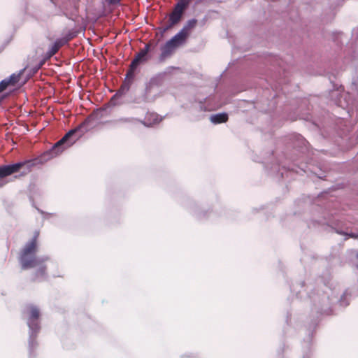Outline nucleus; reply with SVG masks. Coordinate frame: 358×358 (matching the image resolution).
Wrapping results in <instances>:
<instances>
[{"label": "nucleus", "mask_w": 358, "mask_h": 358, "mask_svg": "<svg viewBox=\"0 0 358 358\" xmlns=\"http://www.w3.org/2000/svg\"><path fill=\"white\" fill-rule=\"evenodd\" d=\"M39 233L35 231L33 237L20 249L18 262L22 270L36 268L32 275V281H43L47 278V266L45 262L50 258L48 256H37V239Z\"/></svg>", "instance_id": "1"}, {"label": "nucleus", "mask_w": 358, "mask_h": 358, "mask_svg": "<svg viewBox=\"0 0 358 358\" xmlns=\"http://www.w3.org/2000/svg\"><path fill=\"white\" fill-rule=\"evenodd\" d=\"M103 110H97L94 111L78 126L69 130L51 149L43 153L41 161H48L58 156L66 148L74 144L86 132L94 128L102 116L101 113Z\"/></svg>", "instance_id": "2"}, {"label": "nucleus", "mask_w": 358, "mask_h": 358, "mask_svg": "<svg viewBox=\"0 0 358 358\" xmlns=\"http://www.w3.org/2000/svg\"><path fill=\"white\" fill-rule=\"evenodd\" d=\"M39 308L33 304L25 306L23 310V317L29 327V357H35V350L38 348L36 338L41 330V318Z\"/></svg>", "instance_id": "3"}, {"label": "nucleus", "mask_w": 358, "mask_h": 358, "mask_svg": "<svg viewBox=\"0 0 358 358\" xmlns=\"http://www.w3.org/2000/svg\"><path fill=\"white\" fill-rule=\"evenodd\" d=\"M313 286L306 285L304 282L293 285L292 290L296 292V296L303 298V292L307 294V296L311 299L313 303V306L317 313L322 315H329L331 313V299L328 294L325 293L313 294L311 295L308 290L312 289Z\"/></svg>", "instance_id": "4"}, {"label": "nucleus", "mask_w": 358, "mask_h": 358, "mask_svg": "<svg viewBox=\"0 0 358 358\" xmlns=\"http://www.w3.org/2000/svg\"><path fill=\"white\" fill-rule=\"evenodd\" d=\"M348 40V37L342 32L338 33L335 37L336 43H346L350 48L352 49V59H355L358 57L356 55V49L358 48V27L352 29L351 39L350 41Z\"/></svg>", "instance_id": "5"}, {"label": "nucleus", "mask_w": 358, "mask_h": 358, "mask_svg": "<svg viewBox=\"0 0 358 358\" xmlns=\"http://www.w3.org/2000/svg\"><path fill=\"white\" fill-rule=\"evenodd\" d=\"M159 95L158 82L156 78H152L147 85L143 95V100L145 102L154 101Z\"/></svg>", "instance_id": "6"}, {"label": "nucleus", "mask_w": 358, "mask_h": 358, "mask_svg": "<svg viewBox=\"0 0 358 358\" xmlns=\"http://www.w3.org/2000/svg\"><path fill=\"white\" fill-rule=\"evenodd\" d=\"M135 71L136 70L134 69H131V67H129V69L126 74L124 83L121 86L120 89L117 92V93L113 96L110 99V102H113L116 98L122 96L129 90V85L134 78Z\"/></svg>", "instance_id": "7"}, {"label": "nucleus", "mask_w": 358, "mask_h": 358, "mask_svg": "<svg viewBox=\"0 0 358 358\" xmlns=\"http://www.w3.org/2000/svg\"><path fill=\"white\" fill-rule=\"evenodd\" d=\"M27 162H22L0 166V178H3L18 172Z\"/></svg>", "instance_id": "8"}, {"label": "nucleus", "mask_w": 358, "mask_h": 358, "mask_svg": "<svg viewBox=\"0 0 358 358\" xmlns=\"http://www.w3.org/2000/svg\"><path fill=\"white\" fill-rule=\"evenodd\" d=\"M71 37H62L57 38L50 47L49 50L45 55V59H49L54 55H55L60 48L66 45L69 40H71Z\"/></svg>", "instance_id": "9"}, {"label": "nucleus", "mask_w": 358, "mask_h": 358, "mask_svg": "<svg viewBox=\"0 0 358 358\" xmlns=\"http://www.w3.org/2000/svg\"><path fill=\"white\" fill-rule=\"evenodd\" d=\"M177 48L174 44H172L169 41L161 47V54L159 55V60L164 61L167 57H170Z\"/></svg>", "instance_id": "10"}, {"label": "nucleus", "mask_w": 358, "mask_h": 358, "mask_svg": "<svg viewBox=\"0 0 358 358\" xmlns=\"http://www.w3.org/2000/svg\"><path fill=\"white\" fill-rule=\"evenodd\" d=\"M187 34L183 33V31H180L173 37L169 40L172 44H174L176 48L183 45L187 41Z\"/></svg>", "instance_id": "11"}, {"label": "nucleus", "mask_w": 358, "mask_h": 358, "mask_svg": "<svg viewBox=\"0 0 358 358\" xmlns=\"http://www.w3.org/2000/svg\"><path fill=\"white\" fill-rule=\"evenodd\" d=\"M228 114L227 113H220L212 115L210 117V120L215 124L224 123L228 120Z\"/></svg>", "instance_id": "12"}, {"label": "nucleus", "mask_w": 358, "mask_h": 358, "mask_svg": "<svg viewBox=\"0 0 358 358\" xmlns=\"http://www.w3.org/2000/svg\"><path fill=\"white\" fill-rule=\"evenodd\" d=\"M141 122V123H143L144 124L145 126H150L151 124H147L144 122H142V121H140L138 120H137L136 118H134V117H120V118H118L115 120H114V123L115 124H135L136 122Z\"/></svg>", "instance_id": "13"}, {"label": "nucleus", "mask_w": 358, "mask_h": 358, "mask_svg": "<svg viewBox=\"0 0 358 358\" xmlns=\"http://www.w3.org/2000/svg\"><path fill=\"white\" fill-rule=\"evenodd\" d=\"M182 14L178 13V11L173 10L172 13L169 15L170 24L167 26L164 30H166L171 27L172 26L177 24L181 19Z\"/></svg>", "instance_id": "14"}, {"label": "nucleus", "mask_w": 358, "mask_h": 358, "mask_svg": "<svg viewBox=\"0 0 358 358\" xmlns=\"http://www.w3.org/2000/svg\"><path fill=\"white\" fill-rule=\"evenodd\" d=\"M188 208H189L191 213L198 219H202L206 216L204 213L200 211L196 203H191Z\"/></svg>", "instance_id": "15"}, {"label": "nucleus", "mask_w": 358, "mask_h": 358, "mask_svg": "<svg viewBox=\"0 0 358 358\" xmlns=\"http://www.w3.org/2000/svg\"><path fill=\"white\" fill-rule=\"evenodd\" d=\"M150 50V44L148 43L145 47L136 54V57L143 62H145L148 59V53Z\"/></svg>", "instance_id": "16"}, {"label": "nucleus", "mask_w": 358, "mask_h": 358, "mask_svg": "<svg viewBox=\"0 0 358 358\" xmlns=\"http://www.w3.org/2000/svg\"><path fill=\"white\" fill-rule=\"evenodd\" d=\"M197 20L196 19H191L187 22L180 31H183V33L189 36V31L193 29L196 24Z\"/></svg>", "instance_id": "17"}, {"label": "nucleus", "mask_w": 358, "mask_h": 358, "mask_svg": "<svg viewBox=\"0 0 358 358\" xmlns=\"http://www.w3.org/2000/svg\"><path fill=\"white\" fill-rule=\"evenodd\" d=\"M188 1L187 0H180L175 6L173 10L178 11V13H180L183 14L185 10L188 6Z\"/></svg>", "instance_id": "18"}, {"label": "nucleus", "mask_w": 358, "mask_h": 358, "mask_svg": "<svg viewBox=\"0 0 358 358\" xmlns=\"http://www.w3.org/2000/svg\"><path fill=\"white\" fill-rule=\"evenodd\" d=\"M295 137L296 139L295 146L301 149H308V142L301 135L297 134Z\"/></svg>", "instance_id": "19"}, {"label": "nucleus", "mask_w": 358, "mask_h": 358, "mask_svg": "<svg viewBox=\"0 0 358 358\" xmlns=\"http://www.w3.org/2000/svg\"><path fill=\"white\" fill-rule=\"evenodd\" d=\"M20 73H13L8 78H6L9 85H15L20 80Z\"/></svg>", "instance_id": "20"}, {"label": "nucleus", "mask_w": 358, "mask_h": 358, "mask_svg": "<svg viewBox=\"0 0 358 358\" xmlns=\"http://www.w3.org/2000/svg\"><path fill=\"white\" fill-rule=\"evenodd\" d=\"M347 292H345L341 296L338 302L341 306H347L349 304V301L347 299Z\"/></svg>", "instance_id": "21"}, {"label": "nucleus", "mask_w": 358, "mask_h": 358, "mask_svg": "<svg viewBox=\"0 0 358 358\" xmlns=\"http://www.w3.org/2000/svg\"><path fill=\"white\" fill-rule=\"evenodd\" d=\"M142 62H143L139 58H138L136 56H135L134 59L131 61L129 67H131V69H134L136 70L138 65Z\"/></svg>", "instance_id": "22"}, {"label": "nucleus", "mask_w": 358, "mask_h": 358, "mask_svg": "<svg viewBox=\"0 0 358 358\" xmlns=\"http://www.w3.org/2000/svg\"><path fill=\"white\" fill-rule=\"evenodd\" d=\"M10 86L6 79H3L0 82V93L3 92L6 88Z\"/></svg>", "instance_id": "23"}, {"label": "nucleus", "mask_w": 358, "mask_h": 358, "mask_svg": "<svg viewBox=\"0 0 358 358\" xmlns=\"http://www.w3.org/2000/svg\"><path fill=\"white\" fill-rule=\"evenodd\" d=\"M312 355V351L309 346H307L306 350L303 352L302 358H310Z\"/></svg>", "instance_id": "24"}, {"label": "nucleus", "mask_w": 358, "mask_h": 358, "mask_svg": "<svg viewBox=\"0 0 358 358\" xmlns=\"http://www.w3.org/2000/svg\"><path fill=\"white\" fill-rule=\"evenodd\" d=\"M288 170L289 171H294L296 173H299V171L305 172V170H304L303 167H297V169L296 168H294V167H292V168L288 167Z\"/></svg>", "instance_id": "25"}, {"label": "nucleus", "mask_w": 358, "mask_h": 358, "mask_svg": "<svg viewBox=\"0 0 358 358\" xmlns=\"http://www.w3.org/2000/svg\"><path fill=\"white\" fill-rule=\"evenodd\" d=\"M206 99H203V101H199V106L201 111H206L207 110L206 107L204 106V101Z\"/></svg>", "instance_id": "26"}, {"label": "nucleus", "mask_w": 358, "mask_h": 358, "mask_svg": "<svg viewBox=\"0 0 358 358\" xmlns=\"http://www.w3.org/2000/svg\"><path fill=\"white\" fill-rule=\"evenodd\" d=\"M152 117H153V123H157L158 122V117H157V115L156 114H152L150 115Z\"/></svg>", "instance_id": "27"}, {"label": "nucleus", "mask_w": 358, "mask_h": 358, "mask_svg": "<svg viewBox=\"0 0 358 358\" xmlns=\"http://www.w3.org/2000/svg\"><path fill=\"white\" fill-rule=\"evenodd\" d=\"M110 4H116L120 3V0H107Z\"/></svg>", "instance_id": "28"}, {"label": "nucleus", "mask_w": 358, "mask_h": 358, "mask_svg": "<svg viewBox=\"0 0 358 358\" xmlns=\"http://www.w3.org/2000/svg\"><path fill=\"white\" fill-rule=\"evenodd\" d=\"M45 59L38 64V65L36 66V70H38L43 65V64L45 63Z\"/></svg>", "instance_id": "29"}, {"label": "nucleus", "mask_w": 358, "mask_h": 358, "mask_svg": "<svg viewBox=\"0 0 358 358\" xmlns=\"http://www.w3.org/2000/svg\"><path fill=\"white\" fill-rule=\"evenodd\" d=\"M348 236L352 237V238H357L358 237V235L355 234L354 233H351V234H348Z\"/></svg>", "instance_id": "30"}, {"label": "nucleus", "mask_w": 358, "mask_h": 358, "mask_svg": "<svg viewBox=\"0 0 358 358\" xmlns=\"http://www.w3.org/2000/svg\"><path fill=\"white\" fill-rule=\"evenodd\" d=\"M38 212H39L40 213H41L42 215H50V213H45V212H43V210H40V209H38Z\"/></svg>", "instance_id": "31"}, {"label": "nucleus", "mask_w": 358, "mask_h": 358, "mask_svg": "<svg viewBox=\"0 0 358 358\" xmlns=\"http://www.w3.org/2000/svg\"><path fill=\"white\" fill-rule=\"evenodd\" d=\"M352 89L355 88V90H357V85L355 82H352Z\"/></svg>", "instance_id": "32"}, {"label": "nucleus", "mask_w": 358, "mask_h": 358, "mask_svg": "<svg viewBox=\"0 0 358 358\" xmlns=\"http://www.w3.org/2000/svg\"><path fill=\"white\" fill-rule=\"evenodd\" d=\"M280 178H283L284 177V173L283 172L280 171Z\"/></svg>", "instance_id": "33"}, {"label": "nucleus", "mask_w": 358, "mask_h": 358, "mask_svg": "<svg viewBox=\"0 0 358 358\" xmlns=\"http://www.w3.org/2000/svg\"><path fill=\"white\" fill-rule=\"evenodd\" d=\"M336 232L337 234H342V232H341V231H338V230H336Z\"/></svg>", "instance_id": "34"}, {"label": "nucleus", "mask_w": 358, "mask_h": 358, "mask_svg": "<svg viewBox=\"0 0 358 358\" xmlns=\"http://www.w3.org/2000/svg\"><path fill=\"white\" fill-rule=\"evenodd\" d=\"M38 70H36V66L34 69V73H36Z\"/></svg>", "instance_id": "35"}, {"label": "nucleus", "mask_w": 358, "mask_h": 358, "mask_svg": "<svg viewBox=\"0 0 358 358\" xmlns=\"http://www.w3.org/2000/svg\"><path fill=\"white\" fill-rule=\"evenodd\" d=\"M310 337L309 336V338H308V339L307 341V343H308L310 342Z\"/></svg>", "instance_id": "36"}, {"label": "nucleus", "mask_w": 358, "mask_h": 358, "mask_svg": "<svg viewBox=\"0 0 358 358\" xmlns=\"http://www.w3.org/2000/svg\"><path fill=\"white\" fill-rule=\"evenodd\" d=\"M3 186V183L0 182V187Z\"/></svg>", "instance_id": "37"}, {"label": "nucleus", "mask_w": 358, "mask_h": 358, "mask_svg": "<svg viewBox=\"0 0 358 358\" xmlns=\"http://www.w3.org/2000/svg\"><path fill=\"white\" fill-rule=\"evenodd\" d=\"M357 268H358V265H357Z\"/></svg>", "instance_id": "38"}]
</instances>
